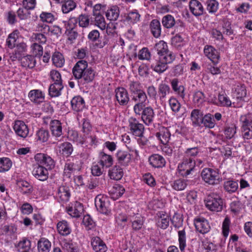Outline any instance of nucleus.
<instances>
[{
	"label": "nucleus",
	"instance_id": "nucleus-1",
	"mask_svg": "<svg viewBox=\"0 0 252 252\" xmlns=\"http://www.w3.org/2000/svg\"><path fill=\"white\" fill-rule=\"evenodd\" d=\"M73 74L77 79H82L85 83L92 82L95 77V72L91 67H88V63L85 60L78 61L72 69Z\"/></svg>",
	"mask_w": 252,
	"mask_h": 252
},
{
	"label": "nucleus",
	"instance_id": "nucleus-2",
	"mask_svg": "<svg viewBox=\"0 0 252 252\" xmlns=\"http://www.w3.org/2000/svg\"><path fill=\"white\" fill-rule=\"evenodd\" d=\"M196 161L191 158H183L178 164L177 171L183 177L192 175L195 171Z\"/></svg>",
	"mask_w": 252,
	"mask_h": 252
},
{
	"label": "nucleus",
	"instance_id": "nucleus-3",
	"mask_svg": "<svg viewBox=\"0 0 252 252\" xmlns=\"http://www.w3.org/2000/svg\"><path fill=\"white\" fill-rule=\"evenodd\" d=\"M242 135L245 140L252 138V113L242 115L240 118Z\"/></svg>",
	"mask_w": 252,
	"mask_h": 252
},
{
	"label": "nucleus",
	"instance_id": "nucleus-4",
	"mask_svg": "<svg viewBox=\"0 0 252 252\" xmlns=\"http://www.w3.org/2000/svg\"><path fill=\"white\" fill-rule=\"evenodd\" d=\"M206 207L212 212H220L222 209L223 200L220 196L216 193H211L205 199Z\"/></svg>",
	"mask_w": 252,
	"mask_h": 252
},
{
	"label": "nucleus",
	"instance_id": "nucleus-5",
	"mask_svg": "<svg viewBox=\"0 0 252 252\" xmlns=\"http://www.w3.org/2000/svg\"><path fill=\"white\" fill-rule=\"evenodd\" d=\"M202 180L207 184L211 185L218 184L220 182L219 172L213 169L206 168L201 173Z\"/></svg>",
	"mask_w": 252,
	"mask_h": 252
},
{
	"label": "nucleus",
	"instance_id": "nucleus-6",
	"mask_svg": "<svg viewBox=\"0 0 252 252\" xmlns=\"http://www.w3.org/2000/svg\"><path fill=\"white\" fill-rule=\"evenodd\" d=\"M95 206L100 213L109 215L111 213V207L109 199L105 196L98 195L95 198Z\"/></svg>",
	"mask_w": 252,
	"mask_h": 252
},
{
	"label": "nucleus",
	"instance_id": "nucleus-7",
	"mask_svg": "<svg viewBox=\"0 0 252 252\" xmlns=\"http://www.w3.org/2000/svg\"><path fill=\"white\" fill-rule=\"evenodd\" d=\"M174 59H172L169 56L158 58L155 63L151 64V68L158 74L164 72L168 68V64L171 63Z\"/></svg>",
	"mask_w": 252,
	"mask_h": 252
},
{
	"label": "nucleus",
	"instance_id": "nucleus-8",
	"mask_svg": "<svg viewBox=\"0 0 252 252\" xmlns=\"http://www.w3.org/2000/svg\"><path fill=\"white\" fill-rule=\"evenodd\" d=\"M37 164L41 165L47 170H51L55 166L54 160L49 156L43 153H38L34 156Z\"/></svg>",
	"mask_w": 252,
	"mask_h": 252
},
{
	"label": "nucleus",
	"instance_id": "nucleus-9",
	"mask_svg": "<svg viewBox=\"0 0 252 252\" xmlns=\"http://www.w3.org/2000/svg\"><path fill=\"white\" fill-rule=\"evenodd\" d=\"M204 54L214 64H217L220 59V52L213 46L206 45L204 47Z\"/></svg>",
	"mask_w": 252,
	"mask_h": 252
},
{
	"label": "nucleus",
	"instance_id": "nucleus-10",
	"mask_svg": "<svg viewBox=\"0 0 252 252\" xmlns=\"http://www.w3.org/2000/svg\"><path fill=\"white\" fill-rule=\"evenodd\" d=\"M130 132L134 136L142 137L143 134L144 127L143 124L134 118H130L128 120Z\"/></svg>",
	"mask_w": 252,
	"mask_h": 252
},
{
	"label": "nucleus",
	"instance_id": "nucleus-11",
	"mask_svg": "<svg viewBox=\"0 0 252 252\" xmlns=\"http://www.w3.org/2000/svg\"><path fill=\"white\" fill-rule=\"evenodd\" d=\"M194 224L196 231L203 234L209 232L211 229L208 220L203 217L195 218L194 220Z\"/></svg>",
	"mask_w": 252,
	"mask_h": 252
},
{
	"label": "nucleus",
	"instance_id": "nucleus-12",
	"mask_svg": "<svg viewBox=\"0 0 252 252\" xmlns=\"http://www.w3.org/2000/svg\"><path fill=\"white\" fill-rule=\"evenodd\" d=\"M116 99L120 105H126L129 101V97L127 90L123 87H119L115 91Z\"/></svg>",
	"mask_w": 252,
	"mask_h": 252
},
{
	"label": "nucleus",
	"instance_id": "nucleus-13",
	"mask_svg": "<svg viewBox=\"0 0 252 252\" xmlns=\"http://www.w3.org/2000/svg\"><path fill=\"white\" fill-rule=\"evenodd\" d=\"M91 24L94 25L102 31L106 29L107 32H110L111 25L109 24L106 26L105 19L101 14L95 13L94 15H93V17L91 20Z\"/></svg>",
	"mask_w": 252,
	"mask_h": 252
},
{
	"label": "nucleus",
	"instance_id": "nucleus-14",
	"mask_svg": "<svg viewBox=\"0 0 252 252\" xmlns=\"http://www.w3.org/2000/svg\"><path fill=\"white\" fill-rule=\"evenodd\" d=\"M70 197V191L68 187L66 186H60L57 190L56 197L61 203L68 202Z\"/></svg>",
	"mask_w": 252,
	"mask_h": 252
},
{
	"label": "nucleus",
	"instance_id": "nucleus-15",
	"mask_svg": "<svg viewBox=\"0 0 252 252\" xmlns=\"http://www.w3.org/2000/svg\"><path fill=\"white\" fill-rule=\"evenodd\" d=\"M13 128L16 135L22 138L27 137L29 133L28 126L22 121H15Z\"/></svg>",
	"mask_w": 252,
	"mask_h": 252
},
{
	"label": "nucleus",
	"instance_id": "nucleus-16",
	"mask_svg": "<svg viewBox=\"0 0 252 252\" xmlns=\"http://www.w3.org/2000/svg\"><path fill=\"white\" fill-rule=\"evenodd\" d=\"M155 49L158 55V58H160L161 56L166 57L169 56L171 57L172 59H175V56L172 52L168 50L167 44L165 41L160 40L156 43L155 45Z\"/></svg>",
	"mask_w": 252,
	"mask_h": 252
},
{
	"label": "nucleus",
	"instance_id": "nucleus-17",
	"mask_svg": "<svg viewBox=\"0 0 252 252\" xmlns=\"http://www.w3.org/2000/svg\"><path fill=\"white\" fill-rule=\"evenodd\" d=\"M32 173L36 179L41 181H44L48 178V170L41 165H34Z\"/></svg>",
	"mask_w": 252,
	"mask_h": 252
},
{
	"label": "nucleus",
	"instance_id": "nucleus-18",
	"mask_svg": "<svg viewBox=\"0 0 252 252\" xmlns=\"http://www.w3.org/2000/svg\"><path fill=\"white\" fill-rule=\"evenodd\" d=\"M128 218L129 220L132 223V227L133 230L137 231L142 228L144 220L143 217L141 215L134 213L132 214V213L129 212L128 213Z\"/></svg>",
	"mask_w": 252,
	"mask_h": 252
},
{
	"label": "nucleus",
	"instance_id": "nucleus-19",
	"mask_svg": "<svg viewBox=\"0 0 252 252\" xmlns=\"http://www.w3.org/2000/svg\"><path fill=\"white\" fill-rule=\"evenodd\" d=\"M156 223L158 227L162 229H166L169 226L170 218L169 215L163 212L160 211L157 213Z\"/></svg>",
	"mask_w": 252,
	"mask_h": 252
},
{
	"label": "nucleus",
	"instance_id": "nucleus-20",
	"mask_svg": "<svg viewBox=\"0 0 252 252\" xmlns=\"http://www.w3.org/2000/svg\"><path fill=\"white\" fill-rule=\"evenodd\" d=\"M66 211L72 217L79 218L83 213L84 208L81 203L76 201L71 206L66 208Z\"/></svg>",
	"mask_w": 252,
	"mask_h": 252
},
{
	"label": "nucleus",
	"instance_id": "nucleus-21",
	"mask_svg": "<svg viewBox=\"0 0 252 252\" xmlns=\"http://www.w3.org/2000/svg\"><path fill=\"white\" fill-rule=\"evenodd\" d=\"M140 116L145 124L149 126L153 124L155 115L153 109L151 107L148 106L144 109Z\"/></svg>",
	"mask_w": 252,
	"mask_h": 252
},
{
	"label": "nucleus",
	"instance_id": "nucleus-22",
	"mask_svg": "<svg viewBox=\"0 0 252 252\" xmlns=\"http://www.w3.org/2000/svg\"><path fill=\"white\" fill-rule=\"evenodd\" d=\"M150 164L155 168H161L165 166L166 161L162 156L153 154L149 158Z\"/></svg>",
	"mask_w": 252,
	"mask_h": 252
},
{
	"label": "nucleus",
	"instance_id": "nucleus-23",
	"mask_svg": "<svg viewBox=\"0 0 252 252\" xmlns=\"http://www.w3.org/2000/svg\"><path fill=\"white\" fill-rule=\"evenodd\" d=\"M190 11L195 16L201 15L204 12V7L197 0H191L189 3Z\"/></svg>",
	"mask_w": 252,
	"mask_h": 252
},
{
	"label": "nucleus",
	"instance_id": "nucleus-24",
	"mask_svg": "<svg viewBox=\"0 0 252 252\" xmlns=\"http://www.w3.org/2000/svg\"><path fill=\"white\" fill-rule=\"evenodd\" d=\"M28 96L31 101L37 104L43 102L45 98L44 94L39 90H31Z\"/></svg>",
	"mask_w": 252,
	"mask_h": 252
},
{
	"label": "nucleus",
	"instance_id": "nucleus-25",
	"mask_svg": "<svg viewBox=\"0 0 252 252\" xmlns=\"http://www.w3.org/2000/svg\"><path fill=\"white\" fill-rule=\"evenodd\" d=\"M125 191L124 188L120 184H115L109 189V193L114 200L118 199L124 193Z\"/></svg>",
	"mask_w": 252,
	"mask_h": 252
},
{
	"label": "nucleus",
	"instance_id": "nucleus-26",
	"mask_svg": "<svg viewBox=\"0 0 252 252\" xmlns=\"http://www.w3.org/2000/svg\"><path fill=\"white\" fill-rule=\"evenodd\" d=\"M156 136L161 143L166 144L170 140L171 134L167 128L162 127L156 133Z\"/></svg>",
	"mask_w": 252,
	"mask_h": 252
},
{
	"label": "nucleus",
	"instance_id": "nucleus-27",
	"mask_svg": "<svg viewBox=\"0 0 252 252\" xmlns=\"http://www.w3.org/2000/svg\"><path fill=\"white\" fill-rule=\"evenodd\" d=\"M91 244L95 252H105L107 249L105 244L98 237H93Z\"/></svg>",
	"mask_w": 252,
	"mask_h": 252
},
{
	"label": "nucleus",
	"instance_id": "nucleus-28",
	"mask_svg": "<svg viewBox=\"0 0 252 252\" xmlns=\"http://www.w3.org/2000/svg\"><path fill=\"white\" fill-rule=\"evenodd\" d=\"M125 20L129 24H135L140 21L141 15L137 10L133 9L125 15Z\"/></svg>",
	"mask_w": 252,
	"mask_h": 252
},
{
	"label": "nucleus",
	"instance_id": "nucleus-29",
	"mask_svg": "<svg viewBox=\"0 0 252 252\" xmlns=\"http://www.w3.org/2000/svg\"><path fill=\"white\" fill-rule=\"evenodd\" d=\"M19 33L18 30H15L8 35L6 40V45L9 48H14L15 45L19 42Z\"/></svg>",
	"mask_w": 252,
	"mask_h": 252
},
{
	"label": "nucleus",
	"instance_id": "nucleus-30",
	"mask_svg": "<svg viewBox=\"0 0 252 252\" xmlns=\"http://www.w3.org/2000/svg\"><path fill=\"white\" fill-rule=\"evenodd\" d=\"M57 228L58 232L63 236L68 235L71 232L70 224L64 220L59 221L57 225Z\"/></svg>",
	"mask_w": 252,
	"mask_h": 252
},
{
	"label": "nucleus",
	"instance_id": "nucleus-31",
	"mask_svg": "<svg viewBox=\"0 0 252 252\" xmlns=\"http://www.w3.org/2000/svg\"><path fill=\"white\" fill-rule=\"evenodd\" d=\"M99 159V163L103 167L109 168L113 164L112 156L103 152L100 153Z\"/></svg>",
	"mask_w": 252,
	"mask_h": 252
},
{
	"label": "nucleus",
	"instance_id": "nucleus-32",
	"mask_svg": "<svg viewBox=\"0 0 252 252\" xmlns=\"http://www.w3.org/2000/svg\"><path fill=\"white\" fill-rule=\"evenodd\" d=\"M16 247L19 252H32L31 248V242L25 237L23 238Z\"/></svg>",
	"mask_w": 252,
	"mask_h": 252
},
{
	"label": "nucleus",
	"instance_id": "nucleus-33",
	"mask_svg": "<svg viewBox=\"0 0 252 252\" xmlns=\"http://www.w3.org/2000/svg\"><path fill=\"white\" fill-rule=\"evenodd\" d=\"M52 134L56 137H60L63 134L61 123L57 120H52L50 124Z\"/></svg>",
	"mask_w": 252,
	"mask_h": 252
},
{
	"label": "nucleus",
	"instance_id": "nucleus-34",
	"mask_svg": "<svg viewBox=\"0 0 252 252\" xmlns=\"http://www.w3.org/2000/svg\"><path fill=\"white\" fill-rule=\"evenodd\" d=\"M120 15L119 8L114 5L109 7L105 12V16L109 21H116Z\"/></svg>",
	"mask_w": 252,
	"mask_h": 252
},
{
	"label": "nucleus",
	"instance_id": "nucleus-35",
	"mask_svg": "<svg viewBox=\"0 0 252 252\" xmlns=\"http://www.w3.org/2000/svg\"><path fill=\"white\" fill-rule=\"evenodd\" d=\"M171 86L172 90L182 98L185 96V87L184 86L179 85V81L177 79H173L171 81Z\"/></svg>",
	"mask_w": 252,
	"mask_h": 252
},
{
	"label": "nucleus",
	"instance_id": "nucleus-36",
	"mask_svg": "<svg viewBox=\"0 0 252 252\" xmlns=\"http://www.w3.org/2000/svg\"><path fill=\"white\" fill-rule=\"evenodd\" d=\"M171 92L170 88L165 83H160L158 86V95L160 101H163L165 100L166 96L170 94Z\"/></svg>",
	"mask_w": 252,
	"mask_h": 252
},
{
	"label": "nucleus",
	"instance_id": "nucleus-37",
	"mask_svg": "<svg viewBox=\"0 0 252 252\" xmlns=\"http://www.w3.org/2000/svg\"><path fill=\"white\" fill-rule=\"evenodd\" d=\"M71 104L73 110L76 112L83 110L85 106L84 99L80 96L74 97L71 101Z\"/></svg>",
	"mask_w": 252,
	"mask_h": 252
},
{
	"label": "nucleus",
	"instance_id": "nucleus-38",
	"mask_svg": "<svg viewBox=\"0 0 252 252\" xmlns=\"http://www.w3.org/2000/svg\"><path fill=\"white\" fill-rule=\"evenodd\" d=\"M203 118V112L199 109H193L190 114V118L193 125L200 126Z\"/></svg>",
	"mask_w": 252,
	"mask_h": 252
},
{
	"label": "nucleus",
	"instance_id": "nucleus-39",
	"mask_svg": "<svg viewBox=\"0 0 252 252\" xmlns=\"http://www.w3.org/2000/svg\"><path fill=\"white\" fill-rule=\"evenodd\" d=\"M150 28L153 36L158 38L161 35V25L159 21L157 19L153 20L150 24Z\"/></svg>",
	"mask_w": 252,
	"mask_h": 252
},
{
	"label": "nucleus",
	"instance_id": "nucleus-40",
	"mask_svg": "<svg viewBox=\"0 0 252 252\" xmlns=\"http://www.w3.org/2000/svg\"><path fill=\"white\" fill-rule=\"evenodd\" d=\"M218 101L213 102V103L221 107H230L231 101L229 97L225 94H219L218 97Z\"/></svg>",
	"mask_w": 252,
	"mask_h": 252
},
{
	"label": "nucleus",
	"instance_id": "nucleus-41",
	"mask_svg": "<svg viewBox=\"0 0 252 252\" xmlns=\"http://www.w3.org/2000/svg\"><path fill=\"white\" fill-rule=\"evenodd\" d=\"M116 158L119 163L123 165H126L130 160V155L126 152L119 150L116 154Z\"/></svg>",
	"mask_w": 252,
	"mask_h": 252
},
{
	"label": "nucleus",
	"instance_id": "nucleus-42",
	"mask_svg": "<svg viewBox=\"0 0 252 252\" xmlns=\"http://www.w3.org/2000/svg\"><path fill=\"white\" fill-rule=\"evenodd\" d=\"M63 88V84L54 83L49 88V94L51 97H57L61 95V92Z\"/></svg>",
	"mask_w": 252,
	"mask_h": 252
},
{
	"label": "nucleus",
	"instance_id": "nucleus-43",
	"mask_svg": "<svg viewBox=\"0 0 252 252\" xmlns=\"http://www.w3.org/2000/svg\"><path fill=\"white\" fill-rule=\"evenodd\" d=\"M79 169V167L75 163L73 162L67 161L64 166V174L69 178L72 174H74Z\"/></svg>",
	"mask_w": 252,
	"mask_h": 252
},
{
	"label": "nucleus",
	"instance_id": "nucleus-44",
	"mask_svg": "<svg viewBox=\"0 0 252 252\" xmlns=\"http://www.w3.org/2000/svg\"><path fill=\"white\" fill-rule=\"evenodd\" d=\"M59 153L63 156L68 157L73 152L72 145L68 142H64L59 146Z\"/></svg>",
	"mask_w": 252,
	"mask_h": 252
},
{
	"label": "nucleus",
	"instance_id": "nucleus-45",
	"mask_svg": "<svg viewBox=\"0 0 252 252\" xmlns=\"http://www.w3.org/2000/svg\"><path fill=\"white\" fill-rule=\"evenodd\" d=\"M201 124L206 128H213L216 125V122L214 119V116L210 113H208L203 116Z\"/></svg>",
	"mask_w": 252,
	"mask_h": 252
},
{
	"label": "nucleus",
	"instance_id": "nucleus-46",
	"mask_svg": "<svg viewBox=\"0 0 252 252\" xmlns=\"http://www.w3.org/2000/svg\"><path fill=\"white\" fill-rule=\"evenodd\" d=\"M108 175L111 179L120 180L123 176L122 169L119 166H115L109 171Z\"/></svg>",
	"mask_w": 252,
	"mask_h": 252
},
{
	"label": "nucleus",
	"instance_id": "nucleus-47",
	"mask_svg": "<svg viewBox=\"0 0 252 252\" xmlns=\"http://www.w3.org/2000/svg\"><path fill=\"white\" fill-rule=\"evenodd\" d=\"M51 247V242L44 238H41L37 244L39 252H49Z\"/></svg>",
	"mask_w": 252,
	"mask_h": 252
},
{
	"label": "nucleus",
	"instance_id": "nucleus-48",
	"mask_svg": "<svg viewBox=\"0 0 252 252\" xmlns=\"http://www.w3.org/2000/svg\"><path fill=\"white\" fill-rule=\"evenodd\" d=\"M247 90L245 85L242 84L237 85L235 88L233 95L237 99H242L246 96Z\"/></svg>",
	"mask_w": 252,
	"mask_h": 252
},
{
	"label": "nucleus",
	"instance_id": "nucleus-49",
	"mask_svg": "<svg viewBox=\"0 0 252 252\" xmlns=\"http://www.w3.org/2000/svg\"><path fill=\"white\" fill-rule=\"evenodd\" d=\"M50 137L48 130L41 128L36 132L35 139L40 143H44L48 141Z\"/></svg>",
	"mask_w": 252,
	"mask_h": 252
},
{
	"label": "nucleus",
	"instance_id": "nucleus-50",
	"mask_svg": "<svg viewBox=\"0 0 252 252\" xmlns=\"http://www.w3.org/2000/svg\"><path fill=\"white\" fill-rule=\"evenodd\" d=\"M14 51V58H19L21 55L24 52L27 51V45L26 43L23 41L19 42L15 47Z\"/></svg>",
	"mask_w": 252,
	"mask_h": 252
},
{
	"label": "nucleus",
	"instance_id": "nucleus-51",
	"mask_svg": "<svg viewBox=\"0 0 252 252\" xmlns=\"http://www.w3.org/2000/svg\"><path fill=\"white\" fill-rule=\"evenodd\" d=\"M35 63L36 61L32 56H26L21 59V64L25 67L32 68L34 67Z\"/></svg>",
	"mask_w": 252,
	"mask_h": 252
},
{
	"label": "nucleus",
	"instance_id": "nucleus-52",
	"mask_svg": "<svg viewBox=\"0 0 252 252\" xmlns=\"http://www.w3.org/2000/svg\"><path fill=\"white\" fill-rule=\"evenodd\" d=\"M53 64L57 67H62L64 63V59L63 55L59 52H55L52 55V58Z\"/></svg>",
	"mask_w": 252,
	"mask_h": 252
},
{
	"label": "nucleus",
	"instance_id": "nucleus-53",
	"mask_svg": "<svg viewBox=\"0 0 252 252\" xmlns=\"http://www.w3.org/2000/svg\"><path fill=\"white\" fill-rule=\"evenodd\" d=\"M163 26L166 29H170L173 27L175 24L174 17L170 14L164 16L161 20Z\"/></svg>",
	"mask_w": 252,
	"mask_h": 252
},
{
	"label": "nucleus",
	"instance_id": "nucleus-54",
	"mask_svg": "<svg viewBox=\"0 0 252 252\" xmlns=\"http://www.w3.org/2000/svg\"><path fill=\"white\" fill-rule=\"evenodd\" d=\"M12 162L8 158H0V172L8 171L11 167Z\"/></svg>",
	"mask_w": 252,
	"mask_h": 252
},
{
	"label": "nucleus",
	"instance_id": "nucleus-55",
	"mask_svg": "<svg viewBox=\"0 0 252 252\" xmlns=\"http://www.w3.org/2000/svg\"><path fill=\"white\" fill-rule=\"evenodd\" d=\"M39 18L43 22L52 23L56 19V14L53 12L43 11L40 14Z\"/></svg>",
	"mask_w": 252,
	"mask_h": 252
},
{
	"label": "nucleus",
	"instance_id": "nucleus-56",
	"mask_svg": "<svg viewBox=\"0 0 252 252\" xmlns=\"http://www.w3.org/2000/svg\"><path fill=\"white\" fill-rule=\"evenodd\" d=\"M122 141L126 143V146L130 152H134L136 157L139 156L138 151L136 149L135 144L130 142V138L128 135L123 136Z\"/></svg>",
	"mask_w": 252,
	"mask_h": 252
},
{
	"label": "nucleus",
	"instance_id": "nucleus-57",
	"mask_svg": "<svg viewBox=\"0 0 252 252\" xmlns=\"http://www.w3.org/2000/svg\"><path fill=\"white\" fill-rule=\"evenodd\" d=\"M206 4V9L210 14L215 13L219 9V3L216 0H207Z\"/></svg>",
	"mask_w": 252,
	"mask_h": 252
},
{
	"label": "nucleus",
	"instance_id": "nucleus-58",
	"mask_svg": "<svg viewBox=\"0 0 252 252\" xmlns=\"http://www.w3.org/2000/svg\"><path fill=\"white\" fill-rule=\"evenodd\" d=\"M68 139L75 142L77 144L84 143V140L83 138L79 136L78 133L77 131L74 130H69L68 132Z\"/></svg>",
	"mask_w": 252,
	"mask_h": 252
},
{
	"label": "nucleus",
	"instance_id": "nucleus-59",
	"mask_svg": "<svg viewBox=\"0 0 252 252\" xmlns=\"http://www.w3.org/2000/svg\"><path fill=\"white\" fill-rule=\"evenodd\" d=\"M224 188L228 192H234L238 189V183L237 181L232 180L227 181L224 183Z\"/></svg>",
	"mask_w": 252,
	"mask_h": 252
},
{
	"label": "nucleus",
	"instance_id": "nucleus-60",
	"mask_svg": "<svg viewBox=\"0 0 252 252\" xmlns=\"http://www.w3.org/2000/svg\"><path fill=\"white\" fill-rule=\"evenodd\" d=\"M63 248L69 252H77L78 248L75 243L69 240H64L62 243Z\"/></svg>",
	"mask_w": 252,
	"mask_h": 252
},
{
	"label": "nucleus",
	"instance_id": "nucleus-61",
	"mask_svg": "<svg viewBox=\"0 0 252 252\" xmlns=\"http://www.w3.org/2000/svg\"><path fill=\"white\" fill-rule=\"evenodd\" d=\"M76 6V3L72 0H65L62 5V10L63 13H68Z\"/></svg>",
	"mask_w": 252,
	"mask_h": 252
},
{
	"label": "nucleus",
	"instance_id": "nucleus-62",
	"mask_svg": "<svg viewBox=\"0 0 252 252\" xmlns=\"http://www.w3.org/2000/svg\"><path fill=\"white\" fill-rule=\"evenodd\" d=\"M193 102L197 106H200L205 101V95L201 91H195L193 94Z\"/></svg>",
	"mask_w": 252,
	"mask_h": 252
},
{
	"label": "nucleus",
	"instance_id": "nucleus-63",
	"mask_svg": "<svg viewBox=\"0 0 252 252\" xmlns=\"http://www.w3.org/2000/svg\"><path fill=\"white\" fill-rule=\"evenodd\" d=\"M200 150L197 147L187 148L185 151L184 158H191L197 157L200 153Z\"/></svg>",
	"mask_w": 252,
	"mask_h": 252
},
{
	"label": "nucleus",
	"instance_id": "nucleus-64",
	"mask_svg": "<svg viewBox=\"0 0 252 252\" xmlns=\"http://www.w3.org/2000/svg\"><path fill=\"white\" fill-rule=\"evenodd\" d=\"M79 26L82 28H87L91 24L89 16L86 14H81L77 18Z\"/></svg>",
	"mask_w": 252,
	"mask_h": 252
}]
</instances>
